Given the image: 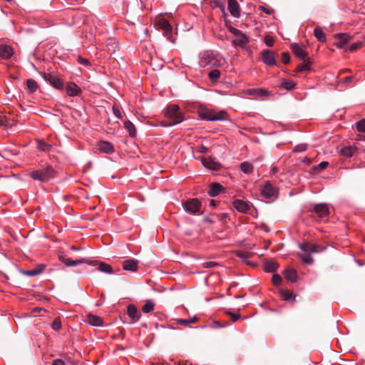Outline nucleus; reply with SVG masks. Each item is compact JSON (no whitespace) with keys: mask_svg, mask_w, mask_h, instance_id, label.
<instances>
[{"mask_svg":"<svg viewBox=\"0 0 365 365\" xmlns=\"http://www.w3.org/2000/svg\"><path fill=\"white\" fill-rule=\"evenodd\" d=\"M299 248L305 255L298 254V256L304 263L307 264H312L314 262L311 254L319 253L325 250V247L317 244H311L309 242L299 244Z\"/></svg>","mask_w":365,"mask_h":365,"instance_id":"obj_1","label":"nucleus"},{"mask_svg":"<svg viewBox=\"0 0 365 365\" xmlns=\"http://www.w3.org/2000/svg\"><path fill=\"white\" fill-rule=\"evenodd\" d=\"M179 106L175 104H171L167 106L165 116L170 120L168 121L162 122V125L165 127H170L175 125L184 120V115L179 111Z\"/></svg>","mask_w":365,"mask_h":365,"instance_id":"obj_2","label":"nucleus"},{"mask_svg":"<svg viewBox=\"0 0 365 365\" xmlns=\"http://www.w3.org/2000/svg\"><path fill=\"white\" fill-rule=\"evenodd\" d=\"M56 172L51 165L38 168L30 173L31 178L39 182H47L55 177Z\"/></svg>","mask_w":365,"mask_h":365,"instance_id":"obj_3","label":"nucleus"},{"mask_svg":"<svg viewBox=\"0 0 365 365\" xmlns=\"http://www.w3.org/2000/svg\"><path fill=\"white\" fill-rule=\"evenodd\" d=\"M199 115L202 119L210 121L225 120L227 119V113L223 110L215 112L213 110L201 108Z\"/></svg>","mask_w":365,"mask_h":365,"instance_id":"obj_4","label":"nucleus"},{"mask_svg":"<svg viewBox=\"0 0 365 365\" xmlns=\"http://www.w3.org/2000/svg\"><path fill=\"white\" fill-rule=\"evenodd\" d=\"M185 211L190 215H200L202 214L201 202L197 198L189 199L182 203Z\"/></svg>","mask_w":365,"mask_h":365,"instance_id":"obj_5","label":"nucleus"},{"mask_svg":"<svg viewBox=\"0 0 365 365\" xmlns=\"http://www.w3.org/2000/svg\"><path fill=\"white\" fill-rule=\"evenodd\" d=\"M41 77L43 80L50 83L56 89L63 91L64 89V82L63 79L51 73H43Z\"/></svg>","mask_w":365,"mask_h":365,"instance_id":"obj_6","label":"nucleus"},{"mask_svg":"<svg viewBox=\"0 0 365 365\" xmlns=\"http://www.w3.org/2000/svg\"><path fill=\"white\" fill-rule=\"evenodd\" d=\"M233 207L241 213L252 214L253 210L252 204L248 201L236 199L232 202Z\"/></svg>","mask_w":365,"mask_h":365,"instance_id":"obj_7","label":"nucleus"},{"mask_svg":"<svg viewBox=\"0 0 365 365\" xmlns=\"http://www.w3.org/2000/svg\"><path fill=\"white\" fill-rule=\"evenodd\" d=\"M221 59L212 52H206L202 57L201 62L205 66L212 67H220L222 66Z\"/></svg>","mask_w":365,"mask_h":365,"instance_id":"obj_8","label":"nucleus"},{"mask_svg":"<svg viewBox=\"0 0 365 365\" xmlns=\"http://www.w3.org/2000/svg\"><path fill=\"white\" fill-rule=\"evenodd\" d=\"M158 28L163 31V35L167 38L168 41L172 43H175V39L173 37V29L172 26L168 20L161 19L158 21Z\"/></svg>","mask_w":365,"mask_h":365,"instance_id":"obj_9","label":"nucleus"},{"mask_svg":"<svg viewBox=\"0 0 365 365\" xmlns=\"http://www.w3.org/2000/svg\"><path fill=\"white\" fill-rule=\"evenodd\" d=\"M261 194L267 199L277 197V190L269 182H267L261 188Z\"/></svg>","mask_w":365,"mask_h":365,"instance_id":"obj_10","label":"nucleus"},{"mask_svg":"<svg viewBox=\"0 0 365 365\" xmlns=\"http://www.w3.org/2000/svg\"><path fill=\"white\" fill-rule=\"evenodd\" d=\"M59 260L63 262L66 267H72L76 266L81 264L87 263V260L86 259L81 258L79 259L72 260L67 257L66 255L63 254H61L58 255Z\"/></svg>","mask_w":365,"mask_h":365,"instance_id":"obj_11","label":"nucleus"},{"mask_svg":"<svg viewBox=\"0 0 365 365\" xmlns=\"http://www.w3.org/2000/svg\"><path fill=\"white\" fill-rule=\"evenodd\" d=\"M262 61L267 66L276 65L275 53L271 50H265L262 53Z\"/></svg>","mask_w":365,"mask_h":365,"instance_id":"obj_12","label":"nucleus"},{"mask_svg":"<svg viewBox=\"0 0 365 365\" xmlns=\"http://www.w3.org/2000/svg\"><path fill=\"white\" fill-rule=\"evenodd\" d=\"M66 95L68 96H78L81 93V88L73 82H68L65 87Z\"/></svg>","mask_w":365,"mask_h":365,"instance_id":"obj_13","label":"nucleus"},{"mask_svg":"<svg viewBox=\"0 0 365 365\" xmlns=\"http://www.w3.org/2000/svg\"><path fill=\"white\" fill-rule=\"evenodd\" d=\"M291 49L293 53L300 58L301 60H305L307 57V52L297 43H294L291 46Z\"/></svg>","mask_w":365,"mask_h":365,"instance_id":"obj_14","label":"nucleus"},{"mask_svg":"<svg viewBox=\"0 0 365 365\" xmlns=\"http://www.w3.org/2000/svg\"><path fill=\"white\" fill-rule=\"evenodd\" d=\"M228 9L231 15L235 18L240 16V6L236 0H227Z\"/></svg>","mask_w":365,"mask_h":365,"instance_id":"obj_15","label":"nucleus"},{"mask_svg":"<svg viewBox=\"0 0 365 365\" xmlns=\"http://www.w3.org/2000/svg\"><path fill=\"white\" fill-rule=\"evenodd\" d=\"M314 211L321 217L327 216L329 212V207L325 203H319L315 205Z\"/></svg>","mask_w":365,"mask_h":365,"instance_id":"obj_16","label":"nucleus"},{"mask_svg":"<svg viewBox=\"0 0 365 365\" xmlns=\"http://www.w3.org/2000/svg\"><path fill=\"white\" fill-rule=\"evenodd\" d=\"M138 262L134 259H128L123 262V268L126 271L135 272L138 270Z\"/></svg>","mask_w":365,"mask_h":365,"instance_id":"obj_17","label":"nucleus"},{"mask_svg":"<svg viewBox=\"0 0 365 365\" xmlns=\"http://www.w3.org/2000/svg\"><path fill=\"white\" fill-rule=\"evenodd\" d=\"M100 151L106 154H111L114 151L113 145L108 141H100L98 144Z\"/></svg>","mask_w":365,"mask_h":365,"instance_id":"obj_18","label":"nucleus"},{"mask_svg":"<svg viewBox=\"0 0 365 365\" xmlns=\"http://www.w3.org/2000/svg\"><path fill=\"white\" fill-rule=\"evenodd\" d=\"M13 55V48L10 46H0V56L4 59H9Z\"/></svg>","mask_w":365,"mask_h":365,"instance_id":"obj_19","label":"nucleus"},{"mask_svg":"<svg viewBox=\"0 0 365 365\" xmlns=\"http://www.w3.org/2000/svg\"><path fill=\"white\" fill-rule=\"evenodd\" d=\"M236 38L237 39L233 40L232 42L233 45L243 47L249 43V38L242 32H240Z\"/></svg>","mask_w":365,"mask_h":365,"instance_id":"obj_20","label":"nucleus"},{"mask_svg":"<svg viewBox=\"0 0 365 365\" xmlns=\"http://www.w3.org/2000/svg\"><path fill=\"white\" fill-rule=\"evenodd\" d=\"M224 187L220 183H212L210 185L208 194L210 197L217 196L222 190Z\"/></svg>","mask_w":365,"mask_h":365,"instance_id":"obj_21","label":"nucleus"},{"mask_svg":"<svg viewBox=\"0 0 365 365\" xmlns=\"http://www.w3.org/2000/svg\"><path fill=\"white\" fill-rule=\"evenodd\" d=\"M45 267H46L45 264H39L37 265V267H36L35 268H34L31 270L24 271V274L27 276H29V277L37 276L43 271Z\"/></svg>","mask_w":365,"mask_h":365,"instance_id":"obj_22","label":"nucleus"},{"mask_svg":"<svg viewBox=\"0 0 365 365\" xmlns=\"http://www.w3.org/2000/svg\"><path fill=\"white\" fill-rule=\"evenodd\" d=\"M284 276L287 280L292 283L296 282L298 278L297 271L293 269H288L284 270Z\"/></svg>","mask_w":365,"mask_h":365,"instance_id":"obj_23","label":"nucleus"},{"mask_svg":"<svg viewBox=\"0 0 365 365\" xmlns=\"http://www.w3.org/2000/svg\"><path fill=\"white\" fill-rule=\"evenodd\" d=\"M357 150L355 145L345 146L341 150V154L346 158L351 157Z\"/></svg>","mask_w":365,"mask_h":365,"instance_id":"obj_24","label":"nucleus"},{"mask_svg":"<svg viewBox=\"0 0 365 365\" xmlns=\"http://www.w3.org/2000/svg\"><path fill=\"white\" fill-rule=\"evenodd\" d=\"M128 314L134 321L138 320L140 317V312L133 304H130L128 306Z\"/></svg>","mask_w":365,"mask_h":365,"instance_id":"obj_25","label":"nucleus"},{"mask_svg":"<svg viewBox=\"0 0 365 365\" xmlns=\"http://www.w3.org/2000/svg\"><path fill=\"white\" fill-rule=\"evenodd\" d=\"M87 322L88 324L95 327L103 326L102 319L98 316L93 314L88 315Z\"/></svg>","mask_w":365,"mask_h":365,"instance_id":"obj_26","label":"nucleus"},{"mask_svg":"<svg viewBox=\"0 0 365 365\" xmlns=\"http://www.w3.org/2000/svg\"><path fill=\"white\" fill-rule=\"evenodd\" d=\"M338 41L336 45L339 48H343L351 39V36L347 34H339L337 35Z\"/></svg>","mask_w":365,"mask_h":365,"instance_id":"obj_27","label":"nucleus"},{"mask_svg":"<svg viewBox=\"0 0 365 365\" xmlns=\"http://www.w3.org/2000/svg\"><path fill=\"white\" fill-rule=\"evenodd\" d=\"M202 165L205 167H206V168H207L209 169H211V170H217L219 166H220V164L218 163L215 162L211 158H204V159H202Z\"/></svg>","mask_w":365,"mask_h":365,"instance_id":"obj_28","label":"nucleus"},{"mask_svg":"<svg viewBox=\"0 0 365 365\" xmlns=\"http://www.w3.org/2000/svg\"><path fill=\"white\" fill-rule=\"evenodd\" d=\"M246 93L249 95H257L259 96H267L269 95V91L262 88L248 89Z\"/></svg>","mask_w":365,"mask_h":365,"instance_id":"obj_29","label":"nucleus"},{"mask_svg":"<svg viewBox=\"0 0 365 365\" xmlns=\"http://www.w3.org/2000/svg\"><path fill=\"white\" fill-rule=\"evenodd\" d=\"M124 127L127 130V131L129 133V135L131 138H135L136 136V129H135L134 124L131 121H130V120L125 121Z\"/></svg>","mask_w":365,"mask_h":365,"instance_id":"obj_30","label":"nucleus"},{"mask_svg":"<svg viewBox=\"0 0 365 365\" xmlns=\"http://www.w3.org/2000/svg\"><path fill=\"white\" fill-rule=\"evenodd\" d=\"M314 35L320 42H325L327 41L326 35L319 26H317L314 29Z\"/></svg>","mask_w":365,"mask_h":365,"instance_id":"obj_31","label":"nucleus"},{"mask_svg":"<svg viewBox=\"0 0 365 365\" xmlns=\"http://www.w3.org/2000/svg\"><path fill=\"white\" fill-rule=\"evenodd\" d=\"M277 267L278 264L274 261H267L264 263V270L267 272H274Z\"/></svg>","mask_w":365,"mask_h":365,"instance_id":"obj_32","label":"nucleus"},{"mask_svg":"<svg viewBox=\"0 0 365 365\" xmlns=\"http://www.w3.org/2000/svg\"><path fill=\"white\" fill-rule=\"evenodd\" d=\"M98 270L107 274H113V270L112 267L105 262H101L98 265Z\"/></svg>","mask_w":365,"mask_h":365,"instance_id":"obj_33","label":"nucleus"},{"mask_svg":"<svg viewBox=\"0 0 365 365\" xmlns=\"http://www.w3.org/2000/svg\"><path fill=\"white\" fill-rule=\"evenodd\" d=\"M241 170L245 174H250L253 171V165L248 162H243L240 165Z\"/></svg>","mask_w":365,"mask_h":365,"instance_id":"obj_34","label":"nucleus"},{"mask_svg":"<svg viewBox=\"0 0 365 365\" xmlns=\"http://www.w3.org/2000/svg\"><path fill=\"white\" fill-rule=\"evenodd\" d=\"M26 86L31 93L36 92L38 88L37 82L32 78H29L26 81Z\"/></svg>","mask_w":365,"mask_h":365,"instance_id":"obj_35","label":"nucleus"},{"mask_svg":"<svg viewBox=\"0 0 365 365\" xmlns=\"http://www.w3.org/2000/svg\"><path fill=\"white\" fill-rule=\"evenodd\" d=\"M279 294L285 301H288L295 298V295H293V294L288 290L280 289Z\"/></svg>","mask_w":365,"mask_h":365,"instance_id":"obj_36","label":"nucleus"},{"mask_svg":"<svg viewBox=\"0 0 365 365\" xmlns=\"http://www.w3.org/2000/svg\"><path fill=\"white\" fill-rule=\"evenodd\" d=\"M310 69H311L310 62L309 61H307V58H306L305 60H304L303 63L298 65V66L296 68V71L297 72H301V71H309Z\"/></svg>","mask_w":365,"mask_h":365,"instance_id":"obj_37","label":"nucleus"},{"mask_svg":"<svg viewBox=\"0 0 365 365\" xmlns=\"http://www.w3.org/2000/svg\"><path fill=\"white\" fill-rule=\"evenodd\" d=\"M220 76V71L217 69H213L208 73L209 78L213 82L217 81Z\"/></svg>","mask_w":365,"mask_h":365,"instance_id":"obj_38","label":"nucleus"},{"mask_svg":"<svg viewBox=\"0 0 365 365\" xmlns=\"http://www.w3.org/2000/svg\"><path fill=\"white\" fill-rule=\"evenodd\" d=\"M154 308V304L152 301L150 300H148L146 302V303L143 305V308H142V311L144 312V313H149L150 312H151Z\"/></svg>","mask_w":365,"mask_h":365,"instance_id":"obj_39","label":"nucleus"},{"mask_svg":"<svg viewBox=\"0 0 365 365\" xmlns=\"http://www.w3.org/2000/svg\"><path fill=\"white\" fill-rule=\"evenodd\" d=\"M295 85L296 84L293 81L284 80L281 84V86L287 91H290L294 88Z\"/></svg>","mask_w":365,"mask_h":365,"instance_id":"obj_40","label":"nucleus"},{"mask_svg":"<svg viewBox=\"0 0 365 365\" xmlns=\"http://www.w3.org/2000/svg\"><path fill=\"white\" fill-rule=\"evenodd\" d=\"M356 130L361 133H365V119H362L356 122Z\"/></svg>","mask_w":365,"mask_h":365,"instance_id":"obj_41","label":"nucleus"},{"mask_svg":"<svg viewBox=\"0 0 365 365\" xmlns=\"http://www.w3.org/2000/svg\"><path fill=\"white\" fill-rule=\"evenodd\" d=\"M212 5L215 7L220 8L222 12H225V5L220 0L213 1Z\"/></svg>","mask_w":365,"mask_h":365,"instance_id":"obj_42","label":"nucleus"},{"mask_svg":"<svg viewBox=\"0 0 365 365\" xmlns=\"http://www.w3.org/2000/svg\"><path fill=\"white\" fill-rule=\"evenodd\" d=\"M218 265V263L212 261L205 262L202 264L204 268L210 269L215 267Z\"/></svg>","mask_w":365,"mask_h":365,"instance_id":"obj_43","label":"nucleus"},{"mask_svg":"<svg viewBox=\"0 0 365 365\" xmlns=\"http://www.w3.org/2000/svg\"><path fill=\"white\" fill-rule=\"evenodd\" d=\"M264 42L267 46H272L274 38L271 36L267 35L264 37Z\"/></svg>","mask_w":365,"mask_h":365,"instance_id":"obj_44","label":"nucleus"},{"mask_svg":"<svg viewBox=\"0 0 365 365\" xmlns=\"http://www.w3.org/2000/svg\"><path fill=\"white\" fill-rule=\"evenodd\" d=\"M282 282V277L280 275L275 274L272 277V282L274 285L277 286L281 284Z\"/></svg>","mask_w":365,"mask_h":365,"instance_id":"obj_45","label":"nucleus"},{"mask_svg":"<svg viewBox=\"0 0 365 365\" xmlns=\"http://www.w3.org/2000/svg\"><path fill=\"white\" fill-rule=\"evenodd\" d=\"M77 61L80 64L83 65L85 66H88L90 65L89 61L87 58H83L81 56H78Z\"/></svg>","mask_w":365,"mask_h":365,"instance_id":"obj_46","label":"nucleus"},{"mask_svg":"<svg viewBox=\"0 0 365 365\" xmlns=\"http://www.w3.org/2000/svg\"><path fill=\"white\" fill-rule=\"evenodd\" d=\"M113 113L117 118L121 119L123 118L119 108L115 106H113Z\"/></svg>","mask_w":365,"mask_h":365,"instance_id":"obj_47","label":"nucleus"},{"mask_svg":"<svg viewBox=\"0 0 365 365\" xmlns=\"http://www.w3.org/2000/svg\"><path fill=\"white\" fill-rule=\"evenodd\" d=\"M329 163L327 161H322L321 162L317 167L315 168V170L317 171H321L324 169H325L328 166Z\"/></svg>","mask_w":365,"mask_h":365,"instance_id":"obj_48","label":"nucleus"},{"mask_svg":"<svg viewBox=\"0 0 365 365\" xmlns=\"http://www.w3.org/2000/svg\"><path fill=\"white\" fill-rule=\"evenodd\" d=\"M307 146L304 144H299L295 146L294 150L297 153H302L306 150Z\"/></svg>","mask_w":365,"mask_h":365,"instance_id":"obj_49","label":"nucleus"},{"mask_svg":"<svg viewBox=\"0 0 365 365\" xmlns=\"http://www.w3.org/2000/svg\"><path fill=\"white\" fill-rule=\"evenodd\" d=\"M282 61L284 63L287 64L290 61V57L288 53L284 52L282 54Z\"/></svg>","mask_w":365,"mask_h":365,"instance_id":"obj_50","label":"nucleus"},{"mask_svg":"<svg viewBox=\"0 0 365 365\" xmlns=\"http://www.w3.org/2000/svg\"><path fill=\"white\" fill-rule=\"evenodd\" d=\"M230 33H232L235 37H237V36H239L240 33L242 32L240 30L236 29V28H234L231 26H229L227 27Z\"/></svg>","mask_w":365,"mask_h":365,"instance_id":"obj_51","label":"nucleus"},{"mask_svg":"<svg viewBox=\"0 0 365 365\" xmlns=\"http://www.w3.org/2000/svg\"><path fill=\"white\" fill-rule=\"evenodd\" d=\"M227 314L231 317V319L233 322H236L240 319V314L238 313H232L230 312H227Z\"/></svg>","mask_w":365,"mask_h":365,"instance_id":"obj_52","label":"nucleus"},{"mask_svg":"<svg viewBox=\"0 0 365 365\" xmlns=\"http://www.w3.org/2000/svg\"><path fill=\"white\" fill-rule=\"evenodd\" d=\"M362 45L361 42L357 41L355 43H353L351 45H350L349 49L351 51L356 50L358 48H359Z\"/></svg>","mask_w":365,"mask_h":365,"instance_id":"obj_53","label":"nucleus"},{"mask_svg":"<svg viewBox=\"0 0 365 365\" xmlns=\"http://www.w3.org/2000/svg\"><path fill=\"white\" fill-rule=\"evenodd\" d=\"M176 322L178 324H180V325H182L184 327H189L187 319H176Z\"/></svg>","mask_w":365,"mask_h":365,"instance_id":"obj_54","label":"nucleus"},{"mask_svg":"<svg viewBox=\"0 0 365 365\" xmlns=\"http://www.w3.org/2000/svg\"><path fill=\"white\" fill-rule=\"evenodd\" d=\"M52 327L55 330H58L61 328V322L60 320L56 319L52 323Z\"/></svg>","mask_w":365,"mask_h":365,"instance_id":"obj_55","label":"nucleus"},{"mask_svg":"<svg viewBox=\"0 0 365 365\" xmlns=\"http://www.w3.org/2000/svg\"><path fill=\"white\" fill-rule=\"evenodd\" d=\"M197 151L200 153L205 154L208 151V148L206 146H205L204 145H201L198 146Z\"/></svg>","mask_w":365,"mask_h":365,"instance_id":"obj_56","label":"nucleus"},{"mask_svg":"<svg viewBox=\"0 0 365 365\" xmlns=\"http://www.w3.org/2000/svg\"><path fill=\"white\" fill-rule=\"evenodd\" d=\"M225 325H222L220 323H219L218 322H214L212 325H211V327L212 329H219V328H223L225 327Z\"/></svg>","mask_w":365,"mask_h":365,"instance_id":"obj_57","label":"nucleus"},{"mask_svg":"<svg viewBox=\"0 0 365 365\" xmlns=\"http://www.w3.org/2000/svg\"><path fill=\"white\" fill-rule=\"evenodd\" d=\"M52 365H65V362L60 359H56L53 361Z\"/></svg>","mask_w":365,"mask_h":365,"instance_id":"obj_58","label":"nucleus"},{"mask_svg":"<svg viewBox=\"0 0 365 365\" xmlns=\"http://www.w3.org/2000/svg\"><path fill=\"white\" fill-rule=\"evenodd\" d=\"M48 147H49V145L48 144L44 143L43 145H39L38 149L41 150L45 151V150H46L47 148H48Z\"/></svg>","mask_w":365,"mask_h":365,"instance_id":"obj_59","label":"nucleus"},{"mask_svg":"<svg viewBox=\"0 0 365 365\" xmlns=\"http://www.w3.org/2000/svg\"><path fill=\"white\" fill-rule=\"evenodd\" d=\"M187 320H188V324H190V323L196 322L198 320V317L195 316L192 318L187 319Z\"/></svg>","mask_w":365,"mask_h":365,"instance_id":"obj_60","label":"nucleus"},{"mask_svg":"<svg viewBox=\"0 0 365 365\" xmlns=\"http://www.w3.org/2000/svg\"><path fill=\"white\" fill-rule=\"evenodd\" d=\"M228 217V215L227 213H222L221 214L220 216H219V219L220 220H225V219H227Z\"/></svg>","mask_w":365,"mask_h":365,"instance_id":"obj_61","label":"nucleus"},{"mask_svg":"<svg viewBox=\"0 0 365 365\" xmlns=\"http://www.w3.org/2000/svg\"><path fill=\"white\" fill-rule=\"evenodd\" d=\"M352 76H347L344 78V82L346 83H349L352 81Z\"/></svg>","mask_w":365,"mask_h":365,"instance_id":"obj_62","label":"nucleus"},{"mask_svg":"<svg viewBox=\"0 0 365 365\" xmlns=\"http://www.w3.org/2000/svg\"><path fill=\"white\" fill-rule=\"evenodd\" d=\"M261 8H262V10L264 13H266V14H271V11H270L269 9H267V8L264 7V6H262Z\"/></svg>","mask_w":365,"mask_h":365,"instance_id":"obj_63","label":"nucleus"},{"mask_svg":"<svg viewBox=\"0 0 365 365\" xmlns=\"http://www.w3.org/2000/svg\"><path fill=\"white\" fill-rule=\"evenodd\" d=\"M204 221L207 222H210V223H212L213 222V221L210 217H205L204 219Z\"/></svg>","mask_w":365,"mask_h":365,"instance_id":"obj_64","label":"nucleus"}]
</instances>
